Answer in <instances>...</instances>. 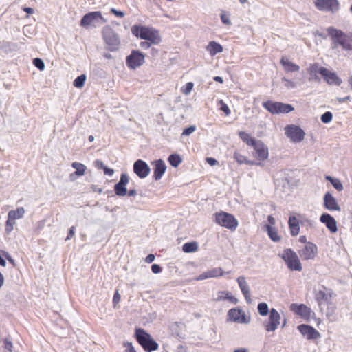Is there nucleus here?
<instances>
[{"instance_id": "50", "label": "nucleus", "mask_w": 352, "mask_h": 352, "mask_svg": "<svg viewBox=\"0 0 352 352\" xmlns=\"http://www.w3.org/2000/svg\"><path fill=\"white\" fill-rule=\"evenodd\" d=\"M162 267L158 264L154 263L151 265V271L153 274H159L162 272Z\"/></svg>"}, {"instance_id": "52", "label": "nucleus", "mask_w": 352, "mask_h": 352, "mask_svg": "<svg viewBox=\"0 0 352 352\" xmlns=\"http://www.w3.org/2000/svg\"><path fill=\"white\" fill-rule=\"evenodd\" d=\"M226 294H228V292H226V291L219 292L217 300H228V298H226L227 295H226Z\"/></svg>"}, {"instance_id": "24", "label": "nucleus", "mask_w": 352, "mask_h": 352, "mask_svg": "<svg viewBox=\"0 0 352 352\" xmlns=\"http://www.w3.org/2000/svg\"><path fill=\"white\" fill-rule=\"evenodd\" d=\"M315 299L319 307L322 309V305L331 303V293H326L323 290H319L315 292Z\"/></svg>"}, {"instance_id": "18", "label": "nucleus", "mask_w": 352, "mask_h": 352, "mask_svg": "<svg viewBox=\"0 0 352 352\" xmlns=\"http://www.w3.org/2000/svg\"><path fill=\"white\" fill-rule=\"evenodd\" d=\"M322 78L329 85L339 86L342 83V80L334 72H331L328 69H322Z\"/></svg>"}, {"instance_id": "23", "label": "nucleus", "mask_w": 352, "mask_h": 352, "mask_svg": "<svg viewBox=\"0 0 352 352\" xmlns=\"http://www.w3.org/2000/svg\"><path fill=\"white\" fill-rule=\"evenodd\" d=\"M236 281L238 283L239 287L242 294L244 296V298H245L247 303H248V304L251 303L252 300L250 298V287L245 280V276H239L236 279Z\"/></svg>"}, {"instance_id": "34", "label": "nucleus", "mask_w": 352, "mask_h": 352, "mask_svg": "<svg viewBox=\"0 0 352 352\" xmlns=\"http://www.w3.org/2000/svg\"><path fill=\"white\" fill-rule=\"evenodd\" d=\"M239 316H241V309L239 308L230 309L228 312V317L231 321L236 322L239 320Z\"/></svg>"}, {"instance_id": "37", "label": "nucleus", "mask_w": 352, "mask_h": 352, "mask_svg": "<svg viewBox=\"0 0 352 352\" xmlns=\"http://www.w3.org/2000/svg\"><path fill=\"white\" fill-rule=\"evenodd\" d=\"M207 272H208L209 278H217L219 276H221L225 274V272L223 271L221 267L213 268L210 270H208ZM228 273H230V272H226V274H228Z\"/></svg>"}, {"instance_id": "40", "label": "nucleus", "mask_w": 352, "mask_h": 352, "mask_svg": "<svg viewBox=\"0 0 352 352\" xmlns=\"http://www.w3.org/2000/svg\"><path fill=\"white\" fill-rule=\"evenodd\" d=\"M332 119L333 114L330 111H326L320 117V120L322 122H323L324 124L329 123L332 120Z\"/></svg>"}, {"instance_id": "19", "label": "nucleus", "mask_w": 352, "mask_h": 352, "mask_svg": "<svg viewBox=\"0 0 352 352\" xmlns=\"http://www.w3.org/2000/svg\"><path fill=\"white\" fill-rule=\"evenodd\" d=\"M324 207L330 211H340V207L338 205L336 198L329 192L324 194L323 197Z\"/></svg>"}, {"instance_id": "8", "label": "nucleus", "mask_w": 352, "mask_h": 352, "mask_svg": "<svg viewBox=\"0 0 352 352\" xmlns=\"http://www.w3.org/2000/svg\"><path fill=\"white\" fill-rule=\"evenodd\" d=\"M102 21L106 23L107 20L102 16L99 11L89 12L85 14L81 19L80 25L82 27L87 28L91 25H95V23Z\"/></svg>"}, {"instance_id": "28", "label": "nucleus", "mask_w": 352, "mask_h": 352, "mask_svg": "<svg viewBox=\"0 0 352 352\" xmlns=\"http://www.w3.org/2000/svg\"><path fill=\"white\" fill-rule=\"evenodd\" d=\"M72 166L76 169V171L70 175L71 179H73L72 177L74 175H76L78 177L82 176L87 169L84 164L77 162H73Z\"/></svg>"}, {"instance_id": "20", "label": "nucleus", "mask_w": 352, "mask_h": 352, "mask_svg": "<svg viewBox=\"0 0 352 352\" xmlns=\"http://www.w3.org/2000/svg\"><path fill=\"white\" fill-rule=\"evenodd\" d=\"M153 179L155 181L160 180L166 170V165L164 160L160 159L153 162Z\"/></svg>"}, {"instance_id": "35", "label": "nucleus", "mask_w": 352, "mask_h": 352, "mask_svg": "<svg viewBox=\"0 0 352 352\" xmlns=\"http://www.w3.org/2000/svg\"><path fill=\"white\" fill-rule=\"evenodd\" d=\"M25 213V210L23 208H18L16 210H10L9 211L8 216H9V219L16 220L17 219L22 218Z\"/></svg>"}, {"instance_id": "55", "label": "nucleus", "mask_w": 352, "mask_h": 352, "mask_svg": "<svg viewBox=\"0 0 352 352\" xmlns=\"http://www.w3.org/2000/svg\"><path fill=\"white\" fill-rule=\"evenodd\" d=\"M221 20L224 24L230 25L231 23L229 17L225 13L221 14Z\"/></svg>"}, {"instance_id": "46", "label": "nucleus", "mask_w": 352, "mask_h": 352, "mask_svg": "<svg viewBox=\"0 0 352 352\" xmlns=\"http://www.w3.org/2000/svg\"><path fill=\"white\" fill-rule=\"evenodd\" d=\"M110 12L112 13L113 14H114L115 16H118V17H123L125 14L124 12L121 11V10H118L114 8H111L110 9Z\"/></svg>"}, {"instance_id": "7", "label": "nucleus", "mask_w": 352, "mask_h": 352, "mask_svg": "<svg viewBox=\"0 0 352 352\" xmlns=\"http://www.w3.org/2000/svg\"><path fill=\"white\" fill-rule=\"evenodd\" d=\"M262 105L272 114L288 113L294 110V108L292 104L272 100L263 102Z\"/></svg>"}, {"instance_id": "10", "label": "nucleus", "mask_w": 352, "mask_h": 352, "mask_svg": "<svg viewBox=\"0 0 352 352\" xmlns=\"http://www.w3.org/2000/svg\"><path fill=\"white\" fill-rule=\"evenodd\" d=\"M285 134L293 142H302L305 135V131L299 126L294 124H289L285 128Z\"/></svg>"}, {"instance_id": "31", "label": "nucleus", "mask_w": 352, "mask_h": 352, "mask_svg": "<svg viewBox=\"0 0 352 352\" xmlns=\"http://www.w3.org/2000/svg\"><path fill=\"white\" fill-rule=\"evenodd\" d=\"M325 179L329 182L338 191L340 192L344 189L343 185L339 179L327 175L325 176Z\"/></svg>"}, {"instance_id": "54", "label": "nucleus", "mask_w": 352, "mask_h": 352, "mask_svg": "<svg viewBox=\"0 0 352 352\" xmlns=\"http://www.w3.org/2000/svg\"><path fill=\"white\" fill-rule=\"evenodd\" d=\"M151 45H153L150 41H144L140 43V46L144 50L148 49Z\"/></svg>"}, {"instance_id": "43", "label": "nucleus", "mask_w": 352, "mask_h": 352, "mask_svg": "<svg viewBox=\"0 0 352 352\" xmlns=\"http://www.w3.org/2000/svg\"><path fill=\"white\" fill-rule=\"evenodd\" d=\"M234 158L239 164H245L247 162V158L239 153H234Z\"/></svg>"}, {"instance_id": "11", "label": "nucleus", "mask_w": 352, "mask_h": 352, "mask_svg": "<svg viewBox=\"0 0 352 352\" xmlns=\"http://www.w3.org/2000/svg\"><path fill=\"white\" fill-rule=\"evenodd\" d=\"M280 319L281 318L278 311L274 308H272L269 314L268 321L265 320L263 322L265 330L267 332L276 331L280 323Z\"/></svg>"}, {"instance_id": "6", "label": "nucleus", "mask_w": 352, "mask_h": 352, "mask_svg": "<svg viewBox=\"0 0 352 352\" xmlns=\"http://www.w3.org/2000/svg\"><path fill=\"white\" fill-rule=\"evenodd\" d=\"M280 257L285 262L287 267L292 271H301L302 267L297 254L290 248L285 249Z\"/></svg>"}, {"instance_id": "49", "label": "nucleus", "mask_w": 352, "mask_h": 352, "mask_svg": "<svg viewBox=\"0 0 352 352\" xmlns=\"http://www.w3.org/2000/svg\"><path fill=\"white\" fill-rule=\"evenodd\" d=\"M282 80L285 82V87L287 88H295L296 87V83L290 80L287 79L286 78L283 77L282 78Z\"/></svg>"}, {"instance_id": "53", "label": "nucleus", "mask_w": 352, "mask_h": 352, "mask_svg": "<svg viewBox=\"0 0 352 352\" xmlns=\"http://www.w3.org/2000/svg\"><path fill=\"white\" fill-rule=\"evenodd\" d=\"M124 346L126 347L125 352H136L131 342H125Z\"/></svg>"}, {"instance_id": "47", "label": "nucleus", "mask_w": 352, "mask_h": 352, "mask_svg": "<svg viewBox=\"0 0 352 352\" xmlns=\"http://www.w3.org/2000/svg\"><path fill=\"white\" fill-rule=\"evenodd\" d=\"M250 318H247L245 313L241 311V316H239V320L237 321V322L248 324L250 322Z\"/></svg>"}, {"instance_id": "56", "label": "nucleus", "mask_w": 352, "mask_h": 352, "mask_svg": "<svg viewBox=\"0 0 352 352\" xmlns=\"http://www.w3.org/2000/svg\"><path fill=\"white\" fill-rule=\"evenodd\" d=\"M94 166L96 168L98 169H104V167L106 166L104 163L100 160H96L95 162H94Z\"/></svg>"}, {"instance_id": "48", "label": "nucleus", "mask_w": 352, "mask_h": 352, "mask_svg": "<svg viewBox=\"0 0 352 352\" xmlns=\"http://www.w3.org/2000/svg\"><path fill=\"white\" fill-rule=\"evenodd\" d=\"M194 84L192 82H188L186 84L185 88L183 90V93L188 94L192 89Z\"/></svg>"}, {"instance_id": "57", "label": "nucleus", "mask_w": 352, "mask_h": 352, "mask_svg": "<svg viewBox=\"0 0 352 352\" xmlns=\"http://www.w3.org/2000/svg\"><path fill=\"white\" fill-rule=\"evenodd\" d=\"M104 174L109 176H112L114 173V170L113 168H109L107 166L103 169Z\"/></svg>"}, {"instance_id": "12", "label": "nucleus", "mask_w": 352, "mask_h": 352, "mask_svg": "<svg viewBox=\"0 0 352 352\" xmlns=\"http://www.w3.org/2000/svg\"><path fill=\"white\" fill-rule=\"evenodd\" d=\"M133 170L139 178L144 179L149 175L151 168L145 161L138 160L133 165Z\"/></svg>"}, {"instance_id": "44", "label": "nucleus", "mask_w": 352, "mask_h": 352, "mask_svg": "<svg viewBox=\"0 0 352 352\" xmlns=\"http://www.w3.org/2000/svg\"><path fill=\"white\" fill-rule=\"evenodd\" d=\"M196 130V126L195 125H190L183 130L182 133V136H188L192 134Z\"/></svg>"}, {"instance_id": "30", "label": "nucleus", "mask_w": 352, "mask_h": 352, "mask_svg": "<svg viewBox=\"0 0 352 352\" xmlns=\"http://www.w3.org/2000/svg\"><path fill=\"white\" fill-rule=\"evenodd\" d=\"M265 228L267 232L270 239L272 241L278 242L280 240V237L279 236L275 227L271 226H265Z\"/></svg>"}, {"instance_id": "22", "label": "nucleus", "mask_w": 352, "mask_h": 352, "mask_svg": "<svg viewBox=\"0 0 352 352\" xmlns=\"http://www.w3.org/2000/svg\"><path fill=\"white\" fill-rule=\"evenodd\" d=\"M252 147L259 160H265L268 158V148L261 140H258Z\"/></svg>"}, {"instance_id": "45", "label": "nucleus", "mask_w": 352, "mask_h": 352, "mask_svg": "<svg viewBox=\"0 0 352 352\" xmlns=\"http://www.w3.org/2000/svg\"><path fill=\"white\" fill-rule=\"evenodd\" d=\"M220 104V109L225 113L226 116H228L230 114V110L228 107V106L222 100H221L219 101Z\"/></svg>"}, {"instance_id": "59", "label": "nucleus", "mask_w": 352, "mask_h": 352, "mask_svg": "<svg viewBox=\"0 0 352 352\" xmlns=\"http://www.w3.org/2000/svg\"><path fill=\"white\" fill-rule=\"evenodd\" d=\"M74 233H75V227L72 226L69 230V232H68L67 236L65 239V240L67 241V240L71 239L73 237V236L74 235Z\"/></svg>"}, {"instance_id": "5", "label": "nucleus", "mask_w": 352, "mask_h": 352, "mask_svg": "<svg viewBox=\"0 0 352 352\" xmlns=\"http://www.w3.org/2000/svg\"><path fill=\"white\" fill-rule=\"evenodd\" d=\"M214 221L219 226L225 227L232 231L236 229L239 222L234 216L226 212H216L214 214Z\"/></svg>"}, {"instance_id": "60", "label": "nucleus", "mask_w": 352, "mask_h": 352, "mask_svg": "<svg viewBox=\"0 0 352 352\" xmlns=\"http://www.w3.org/2000/svg\"><path fill=\"white\" fill-rule=\"evenodd\" d=\"M120 300V295L119 294L118 292L116 291L113 295V303L114 305L118 303Z\"/></svg>"}, {"instance_id": "63", "label": "nucleus", "mask_w": 352, "mask_h": 352, "mask_svg": "<svg viewBox=\"0 0 352 352\" xmlns=\"http://www.w3.org/2000/svg\"><path fill=\"white\" fill-rule=\"evenodd\" d=\"M206 278H209L208 272H203L202 274H199L197 276V280H204V279H206Z\"/></svg>"}, {"instance_id": "4", "label": "nucleus", "mask_w": 352, "mask_h": 352, "mask_svg": "<svg viewBox=\"0 0 352 352\" xmlns=\"http://www.w3.org/2000/svg\"><path fill=\"white\" fill-rule=\"evenodd\" d=\"M102 38L107 45V50L111 52L118 50L120 45L119 35L109 25H106L102 30Z\"/></svg>"}, {"instance_id": "16", "label": "nucleus", "mask_w": 352, "mask_h": 352, "mask_svg": "<svg viewBox=\"0 0 352 352\" xmlns=\"http://www.w3.org/2000/svg\"><path fill=\"white\" fill-rule=\"evenodd\" d=\"M297 329L302 335L308 340H314L320 337V333L312 326L306 324H299Z\"/></svg>"}, {"instance_id": "39", "label": "nucleus", "mask_w": 352, "mask_h": 352, "mask_svg": "<svg viewBox=\"0 0 352 352\" xmlns=\"http://www.w3.org/2000/svg\"><path fill=\"white\" fill-rule=\"evenodd\" d=\"M86 75L81 74L78 76L73 82V85L76 88H81L84 86L85 80H86Z\"/></svg>"}, {"instance_id": "62", "label": "nucleus", "mask_w": 352, "mask_h": 352, "mask_svg": "<svg viewBox=\"0 0 352 352\" xmlns=\"http://www.w3.org/2000/svg\"><path fill=\"white\" fill-rule=\"evenodd\" d=\"M155 258V256L153 254H149L146 258H145V262L147 263H151L153 261H154Z\"/></svg>"}, {"instance_id": "17", "label": "nucleus", "mask_w": 352, "mask_h": 352, "mask_svg": "<svg viewBox=\"0 0 352 352\" xmlns=\"http://www.w3.org/2000/svg\"><path fill=\"white\" fill-rule=\"evenodd\" d=\"M290 310L302 318L307 320L309 319L312 313L311 309L305 304L292 303L290 305Z\"/></svg>"}, {"instance_id": "3", "label": "nucleus", "mask_w": 352, "mask_h": 352, "mask_svg": "<svg viewBox=\"0 0 352 352\" xmlns=\"http://www.w3.org/2000/svg\"><path fill=\"white\" fill-rule=\"evenodd\" d=\"M135 336L138 342L146 352H152L158 349L157 342L144 329L137 328Z\"/></svg>"}, {"instance_id": "42", "label": "nucleus", "mask_w": 352, "mask_h": 352, "mask_svg": "<svg viewBox=\"0 0 352 352\" xmlns=\"http://www.w3.org/2000/svg\"><path fill=\"white\" fill-rule=\"evenodd\" d=\"M34 65L39 70L43 71L45 69V63L40 58H34L33 59Z\"/></svg>"}, {"instance_id": "15", "label": "nucleus", "mask_w": 352, "mask_h": 352, "mask_svg": "<svg viewBox=\"0 0 352 352\" xmlns=\"http://www.w3.org/2000/svg\"><path fill=\"white\" fill-rule=\"evenodd\" d=\"M129 182V177L127 174L122 173L120 180L114 185V192L117 196L124 197L127 194L126 185Z\"/></svg>"}, {"instance_id": "2", "label": "nucleus", "mask_w": 352, "mask_h": 352, "mask_svg": "<svg viewBox=\"0 0 352 352\" xmlns=\"http://www.w3.org/2000/svg\"><path fill=\"white\" fill-rule=\"evenodd\" d=\"M131 30L133 36L145 41H150L154 45H157L161 42L158 31L153 28L134 25L131 27Z\"/></svg>"}, {"instance_id": "9", "label": "nucleus", "mask_w": 352, "mask_h": 352, "mask_svg": "<svg viewBox=\"0 0 352 352\" xmlns=\"http://www.w3.org/2000/svg\"><path fill=\"white\" fill-rule=\"evenodd\" d=\"M144 54L139 50H133L126 58V64L131 69H135L144 63Z\"/></svg>"}, {"instance_id": "41", "label": "nucleus", "mask_w": 352, "mask_h": 352, "mask_svg": "<svg viewBox=\"0 0 352 352\" xmlns=\"http://www.w3.org/2000/svg\"><path fill=\"white\" fill-rule=\"evenodd\" d=\"M14 224L15 220L9 219V216H8V219L6 222V232L7 234H10L12 231Z\"/></svg>"}, {"instance_id": "33", "label": "nucleus", "mask_w": 352, "mask_h": 352, "mask_svg": "<svg viewBox=\"0 0 352 352\" xmlns=\"http://www.w3.org/2000/svg\"><path fill=\"white\" fill-rule=\"evenodd\" d=\"M199 246L197 242H187L182 245V250L186 253H192L196 252Z\"/></svg>"}, {"instance_id": "64", "label": "nucleus", "mask_w": 352, "mask_h": 352, "mask_svg": "<svg viewBox=\"0 0 352 352\" xmlns=\"http://www.w3.org/2000/svg\"><path fill=\"white\" fill-rule=\"evenodd\" d=\"M267 221H268V222L270 223L269 226H273L275 224V223H276L275 219L272 216H271V215H269L267 217Z\"/></svg>"}, {"instance_id": "36", "label": "nucleus", "mask_w": 352, "mask_h": 352, "mask_svg": "<svg viewBox=\"0 0 352 352\" xmlns=\"http://www.w3.org/2000/svg\"><path fill=\"white\" fill-rule=\"evenodd\" d=\"M326 67H321L319 65L318 63H314L310 65V67L308 68V72L310 76H313L314 74H320L322 76V69H325Z\"/></svg>"}, {"instance_id": "27", "label": "nucleus", "mask_w": 352, "mask_h": 352, "mask_svg": "<svg viewBox=\"0 0 352 352\" xmlns=\"http://www.w3.org/2000/svg\"><path fill=\"white\" fill-rule=\"evenodd\" d=\"M206 50L209 52L210 55L214 56L221 52L223 51V47L220 43L214 41H212L209 42Z\"/></svg>"}, {"instance_id": "1", "label": "nucleus", "mask_w": 352, "mask_h": 352, "mask_svg": "<svg viewBox=\"0 0 352 352\" xmlns=\"http://www.w3.org/2000/svg\"><path fill=\"white\" fill-rule=\"evenodd\" d=\"M327 32L332 41L334 47L340 46L344 50H352V32L346 34L341 30L335 28L334 27H329L327 28Z\"/></svg>"}, {"instance_id": "13", "label": "nucleus", "mask_w": 352, "mask_h": 352, "mask_svg": "<svg viewBox=\"0 0 352 352\" xmlns=\"http://www.w3.org/2000/svg\"><path fill=\"white\" fill-rule=\"evenodd\" d=\"M314 3L319 10L335 12L339 10V2L338 0H315Z\"/></svg>"}, {"instance_id": "26", "label": "nucleus", "mask_w": 352, "mask_h": 352, "mask_svg": "<svg viewBox=\"0 0 352 352\" xmlns=\"http://www.w3.org/2000/svg\"><path fill=\"white\" fill-rule=\"evenodd\" d=\"M291 235L297 236L300 232L299 221L295 216H290L288 221Z\"/></svg>"}, {"instance_id": "29", "label": "nucleus", "mask_w": 352, "mask_h": 352, "mask_svg": "<svg viewBox=\"0 0 352 352\" xmlns=\"http://www.w3.org/2000/svg\"><path fill=\"white\" fill-rule=\"evenodd\" d=\"M238 135L242 141L248 146H253L258 141L254 138H252L249 133L245 131H239Z\"/></svg>"}, {"instance_id": "32", "label": "nucleus", "mask_w": 352, "mask_h": 352, "mask_svg": "<svg viewBox=\"0 0 352 352\" xmlns=\"http://www.w3.org/2000/svg\"><path fill=\"white\" fill-rule=\"evenodd\" d=\"M168 162L170 166L177 168L182 162V158L180 155L177 153L171 154L168 157Z\"/></svg>"}, {"instance_id": "61", "label": "nucleus", "mask_w": 352, "mask_h": 352, "mask_svg": "<svg viewBox=\"0 0 352 352\" xmlns=\"http://www.w3.org/2000/svg\"><path fill=\"white\" fill-rule=\"evenodd\" d=\"M206 160L210 166H214L218 164V161L213 157H207Z\"/></svg>"}, {"instance_id": "58", "label": "nucleus", "mask_w": 352, "mask_h": 352, "mask_svg": "<svg viewBox=\"0 0 352 352\" xmlns=\"http://www.w3.org/2000/svg\"><path fill=\"white\" fill-rule=\"evenodd\" d=\"M226 295H227V297L228 298V300L232 304L234 305H236L237 304L238 302V299L234 296H232V295H230L229 293L228 294H226Z\"/></svg>"}, {"instance_id": "51", "label": "nucleus", "mask_w": 352, "mask_h": 352, "mask_svg": "<svg viewBox=\"0 0 352 352\" xmlns=\"http://www.w3.org/2000/svg\"><path fill=\"white\" fill-rule=\"evenodd\" d=\"M4 347L6 349L8 350L10 352L12 351L13 344L12 342L8 339H5L3 340Z\"/></svg>"}, {"instance_id": "21", "label": "nucleus", "mask_w": 352, "mask_h": 352, "mask_svg": "<svg viewBox=\"0 0 352 352\" xmlns=\"http://www.w3.org/2000/svg\"><path fill=\"white\" fill-rule=\"evenodd\" d=\"M320 221L324 223L331 233H336L338 231L337 222L336 219L328 213H323Z\"/></svg>"}, {"instance_id": "14", "label": "nucleus", "mask_w": 352, "mask_h": 352, "mask_svg": "<svg viewBox=\"0 0 352 352\" xmlns=\"http://www.w3.org/2000/svg\"><path fill=\"white\" fill-rule=\"evenodd\" d=\"M317 252V246L311 242H308L303 248L298 251V254L302 260H312L315 258Z\"/></svg>"}, {"instance_id": "25", "label": "nucleus", "mask_w": 352, "mask_h": 352, "mask_svg": "<svg viewBox=\"0 0 352 352\" xmlns=\"http://www.w3.org/2000/svg\"><path fill=\"white\" fill-rule=\"evenodd\" d=\"M280 63L287 72H298L300 69V67L298 65L289 61L288 58L284 56L280 58Z\"/></svg>"}, {"instance_id": "38", "label": "nucleus", "mask_w": 352, "mask_h": 352, "mask_svg": "<svg viewBox=\"0 0 352 352\" xmlns=\"http://www.w3.org/2000/svg\"><path fill=\"white\" fill-rule=\"evenodd\" d=\"M258 312L262 316H265L270 314V310L269 309L268 305L266 302H260L257 307Z\"/></svg>"}]
</instances>
